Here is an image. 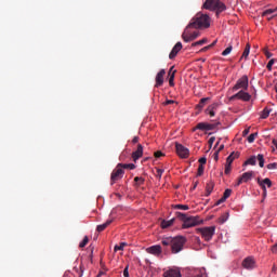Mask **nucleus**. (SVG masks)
<instances>
[{
  "label": "nucleus",
  "mask_w": 277,
  "mask_h": 277,
  "mask_svg": "<svg viewBox=\"0 0 277 277\" xmlns=\"http://www.w3.org/2000/svg\"><path fill=\"white\" fill-rule=\"evenodd\" d=\"M187 239L183 236L177 237H166L162 238L161 243L164 246V248L170 247L172 254H179V252L183 251V247L185 246Z\"/></svg>",
  "instance_id": "obj_1"
},
{
  "label": "nucleus",
  "mask_w": 277,
  "mask_h": 277,
  "mask_svg": "<svg viewBox=\"0 0 277 277\" xmlns=\"http://www.w3.org/2000/svg\"><path fill=\"white\" fill-rule=\"evenodd\" d=\"M188 27H193V29H208V27H211V17L199 12L190 19Z\"/></svg>",
  "instance_id": "obj_2"
},
{
  "label": "nucleus",
  "mask_w": 277,
  "mask_h": 277,
  "mask_svg": "<svg viewBox=\"0 0 277 277\" xmlns=\"http://www.w3.org/2000/svg\"><path fill=\"white\" fill-rule=\"evenodd\" d=\"M203 10H210V12H215L216 16H220L222 12H225L226 4L221 0H206L203 5Z\"/></svg>",
  "instance_id": "obj_3"
},
{
  "label": "nucleus",
  "mask_w": 277,
  "mask_h": 277,
  "mask_svg": "<svg viewBox=\"0 0 277 277\" xmlns=\"http://www.w3.org/2000/svg\"><path fill=\"white\" fill-rule=\"evenodd\" d=\"M175 215L183 222L182 228H194V226H198L201 222L198 216H187V214L182 212H176Z\"/></svg>",
  "instance_id": "obj_4"
},
{
  "label": "nucleus",
  "mask_w": 277,
  "mask_h": 277,
  "mask_svg": "<svg viewBox=\"0 0 277 277\" xmlns=\"http://www.w3.org/2000/svg\"><path fill=\"white\" fill-rule=\"evenodd\" d=\"M197 233L201 235L205 241H211L213 235H215V226L197 228Z\"/></svg>",
  "instance_id": "obj_5"
},
{
  "label": "nucleus",
  "mask_w": 277,
  "mask_h": 277,
  "mask_svg": "<svg viewBox=\"0 0 277 277\" xmlns=\"http://www.w3.org/2000/svg\"><path fill=\"white\" fill-rule=\"evenodd\" d=\"M190 29H194V27H189V25L186 26V28L184 29V32L182 34V38L184 40V42H194V40H196V38L200 37V32L198 31H189Z\"/></svg>",
  "instance_id": "obj_6"
},
{
  "label": "nucleus",
  "mask_w": 277,
  "mask_h": 277,
  "mask_svg": "<svg viewBox=\"0 0 277 277\" xmlns=\"http://www.w3.org/2000/svg\"><path fill=\"white\" fill-rule=\"evenodd\" d=\"M121 164H117V167L113 170L110 174V185H114L115 183H118V181H121L124 176V170L120 168Z\"/></svg>",
  "instance_id": "obj_7"
},
{
  "label": "nucleus",
  "mask_w": 277,
  "mask_h": 277,
  "mask_svg": "<svg viewBox=\"0 0 277 277\" xmlns=\"http://www.w3.org/2000/svg\"><path fill=\"white\" fill-rule=\"evenodd\" d=\"M237 90H248V76H242L240 79L237 80L236 84L233 88L234 92Z\"/></svg>",
  "instance_id": "obj_8"
},
{
  "label": "nucleus",
  "mask_w": 277,
  "mask_h": 277,
  "mask_svg": "<svg viewBox=\"0 0 277 277\" xmlns=\"http://www.w3.org/2000/svg\"><path fill=\"white\" fill-rule=\"evenodd\" d=\"M253 176H254V171L245 172L240 177H238L237 183L235 184V187H239L241 183H248V181H252Z\"/></svg>",
  "instance_id": "obj_9"
},
{
  "label": "nucleus",
  "mask_w": 277,
  "mask_h": 277,
  "mask_svg": "<svg viewBox=\"0 0 277 277\" xmlns=\"http://www.w3.org/2000/svg\"><path fill=\"white\" fill-rule=\"evenodd\" d=\"M236 98H238V101L248 102L250 101V98H252V96L248 92H245L243 90H241L238 93L230 96L229 101H236Z\"/></svg>",
  "instance_id": "obj_10"
},
{
  "label": "nucleus",
  "mask_w": 277,
  "mask_h": 277,
  "mask_svg": "<svg viewBox=\"0 0 277 277\" xmlns=\"http://www.w3.org/2000/svg\"><path fill=\"white\" fill-rule=\"evenodd\" d=\"M258 185L263 190V196H267V187H272V180L269 177H266L264 180H261V177H258Z\"/></svg>",
  "instance_id": "obj_11"
},
{
  "label": "nucleus",
  "mask_w": 277,
  "mask_h": 277,
  "mask_svg": "<svg viewBox=\"0 0 277 277\" xmlns=\"http://www.w3.org/2000/svg\"><path fill=\"white\" fill-rule=\"evenodd\" d=\"M175 148H176V154L179 155V157H181L182 159H187V157H189V149H187L185 146H183L182 144L176 143L175 144Z\"/></svg>",
  "instance_id": "obj_12"
},
{
  "label": "nucleus",
  "mask_w": 277,
  "mask_h": 277,
  "mask_svg": "<svg viewBox=\"0 0 277 277\" xmlns=\"http://www.w3.org/2000/svg\"><path fill=\"white\" fill-rule=\"evenodd\" d=\"M146 252L148 254H153L154 256H161V252H163V249H161V246L155 245L146 249Z\"/></svg>",
  "instance_id": "obj_13"
},
{
  "label": "nucleus",
  "mask_w": 277,
  "mask_h": 277,
  "mask_svg": "<svg viewBox=\"0 0 277 277\" xmlns=\"http://www.w3.org/2000/svg\"><path fill=\"white\" fill-rule=\"evenodd\" d=\"M181 49H183V43L179 41L171 50L169 54V60H174V57H176V55H179V53L181 52Z\"/></svg>",
  "instance_id": "obj_14"
},
{
  "label": "nucleus",
  "mask_w": 277,
  "mask_h": 277,
  "mask_svg": "<svg viewBox=\"0 0 277 277\" xmlns=\"http://www.w3.org/2000/svg\"><path fill=\"white\" fill-rule=\"evenodd\" d=\"M254 265H255V262H254V258L252 256H248L242 261V267L245 269H254Z\"/></svg>",
  "instance_id": "obj_15"
},
{
  "label": "nucleus",
  "mask_w": 277,
  "mask_h": 277,
  "mask_svg": "<svg viewBox=\"0 0 277 277\" xmlns=\"http://www.w3.org/2000/svg\"><path fill=\"white\" fill-rule=\"evenodd\" d=\"M163 77H166V69H161V70L156 75V84H155V88H161V85H163Z\"/></svg>",
  "instance_id": "obj_16"
},
{
  "label": "nucleus",
  "mask_w": 277,
  "mask_h": 277,
  "mask_svg": "<svg viewBox=\"0 0 277 277\" xmlns=\"http://www.w3.org/2000/svg\"><path fill=\"white\" fill-rule=\"evenodd\" d=\"M142 155H144V146H142V144H138L136 150L132 153L133 161H137V159L142 157Z\"/></svg>",
  "instance_id": "obj_17"
},
{
  "label": "nucleus",
  "mask_w": 277,
  "mask_h": 277,
  "mask_svg": "<svg viewBox=\"0 0 277 277\" xmlns=\"http://www.w3.org/2000/svg\"><path fill=\"white\" fill-rule=\"evenodd\" d=\"M217 107H220V104L213 103L212 105L208 106V108L206 109V114H209L210 118H213L215 116Z\"/></svg>",
  "instance_id": "obj_18"
},
{
  "label": "nucleus",
  "mask_w": 277,
  "mask_h": 277,
  "mask_svg": "<svg viewBox=\"0 0 277 277\" xmlns=\"http://www.w3.org/2000/svg\"><path fill=\"white\" fill-rule=\"evenodd\" d=\"M164 277H181V271L172 268L163 273Z\"/></svg>",
  "instance_id": "obj_19"
},
{
  "label": "nucleus",
  "mask_w": 277,
  "mask_h": 277,
  "mask_svg": "<svg viewBox=\"0 0 277 277\" xmlns=\"http://www.w3.org/2000/svg\"><path fill=\"white\" fill-rule=\"evenodd\" d=\"M274 12H276V9H267L262 13V16L267 18V21H272L276 15H274Z\"/></svg>",
  "instance_id": "obj_20"
},
{
  "label": "nucleus",
  "mask_w": 277,
  "mask_h": 277,
  "mask_svg": "<svg viewBox=\"0 0 277 277\" xmlns=\"http://www.w3.org/2000/svg\"><path fill=\"white\" fill-rule=\"evenodd\" d=\"M174 75H176V70H174V66H172L169 70V85L174 88Z\"/></svg>",
  "instance_id": "obj_21"
},
{
  "label": "nucleus",
  "mask_w": 277,
  "mask_h": 277,
  "mask_svg": "<svg viewBox=\"0 0 277 277\" xmlns=\"http://www.w3.org/2000/svg\"><path fill=\"white\" fill-rule=\"evenodd\" d=\"M113 222H114V220L109 219L105 223L97 225V227H96L97 233H103V230H105V228H107V226H109Z\"/></svg>",
  "instance_id": "obj_22"
},
{
  "label": "nucleus",
  "mask_w": 277,
  "mask_h": 277,
  "mask_svg": "<svg viewBox=\"0 0 277 277\" xmlns=\"http://www.w3.org/2000/svg\"><path fill=\"white\" fill-rule=\"evenodd\" d=\"M235 159H239V153L233 151V153L226 158V163H228V166H233V161H235Z\"/></svg>",
  "instance_id": "obj_23"
},
{
  "label": "nucleus",
  "mask_w": 277,
  "mask_h": 277,
  "mask_svg": "<svg viewBox=\"0 0 277 277\" xmlns=\"http://www.w3.org/2000/svg\"><path fill=\"white\" fill-rule=\"evenodd\" d=\"M213 187H215V183L213 182H208L206 185V196H211V194L213 193Z\"/></svg>",
  "instance_id": "obj_24"
},
{
  "label": "nucleus",
  "mask_w": 277,
  "mask_h": 277,
  "mask_svg": "<svg viewBox=\"0 0 277 277\" xmlns=\"http://www.w3.org/2000/svg\"><path fill=\"white\" fill-rule=\"evenodd\" d=\"M228 217H230V214L228 212L223 213L219 217V224H225V222H228Z\"/></svg>",
  "instance_id": "obj_25"
},
{
  "label": "nucleus",
  "mask_w": 277,
  "mask_h": 277,
  "mask_svg": "<svg viewBox=\"0 0 277 277\" xmlns=\"http://www.w3.org/2000/svg\"><path fill=\"white\" fill-rule=\"evenodd\" d=\"M243 166H256V156H251L249 159L246 160Z\"/></svg>",
  "instance_id": "obj_26"
},
{
  "label": "nucleus",
  "mask_w": 277,
  "mask_h": 277,
  "mask_svg": "<svg viewBox=\"0 0 277 277\" xmlns=\"http://www.w3.org/2000/svg\"><path fill=\"white\" fill-rule=\"evenodd\" d=\"M220 122L216 123H206V131H213L220 127Z\"/></svg>",
  "instance_id": "obj_27"
},
{
  "label": "nucleus",
  "mask_w": 277,
  "mask_h": 277,
  "mask_svg": "<svg viewBox=\"0 0 277 277\" xmlns=\"http://www.w3.org/2000/svg\"><path fill=\"white\" fill-rule=\"evenodd\" d=\"M248 55H250V43L246 44V48L243 50V53L241 55V60H248Z\"/></svg>",
  "instance_id": "obj_28"
},
{
  "label": "nucleus",
  "mask_w": 277,
  "mask_h": 277,
  "mask_svg": "<svg viewBox=\"0 0 277 277\" xmlns=\"http://www.w3.org/2000/svg\"><path fill=\"white\" fill-rule=\"evenodd\" d=\"M174 224V219H171L169 221H162L161 222V228H170Z\"/></svg>",
  "instance_id": "obj_29"
},
{
  "label": "nucleus",
  "mask_w": 277,
  "mask_h": 277,
  "mask_svg": "<svg viewBox=\"0 0 277 277\" xmlns=\"http://www.w3.org/2000/svg\"><path fill=\"white\" fill-rule=\"evenodd\" d=\"M271 111H272V110H271L269 108H264L263 111H262V114H261L262 120H265V119L269 118Z\"/></svg>",
  "instance_id": "obj_30"
},
{
  "label": "nucleus",
  "mask_w": 277,
  "mask_h": 277,
  "mask_svg": "<svg viewBox=\"0 0 277 277\" xmlns=\"http://www.w3.org/2000/svg\"><path fill=\"white\" fill-rule=\"evenodd\" d=\"M207 42H209V39L203 38L197 42L192 43V47H202V44H207Z\"/></svg>",
  "instance_id": "obj_31"
},
{
  "label": "nucleus",
  "mask_w": 277,
  "mask_h": 277,
  "mask_svg": "<svg viewBox=\"0 0 277 277\" xmlns=\"http://www.w3.org/2000/svg\"><path fill=\"white\" fill-rule=\"evenodd\" d=\"M256 159L259 161L260 168H264V166H265V158H264L263 154H259Z\"/></svg>",
  "instance_id": "obj_32"
},
{
  "label": "nucleus",
  "mask_w": 277,
  "mask_h": 277,
  "mask_svg": "<svg viewBox=\"0 0 277 277\" xmlns=\"http://www.w3.org/2000/svg\"><path fill=\"white\" fill-rule=\"evenodd\" d=\"M209 101V97H203L199 101V105H197V109H202L205 105H207V102Z\"/></svg>",
  "instance_id": "obj_33"
},
{
  "label": "nucleus",
  "mask_w": 277,
  "mask_h": 277,
  "mask_svg": "<svg viewBox=\"0 0 277 277\" xmlns=\"http://www.w3.org/2000/svg\"><path fill=\"white\" fill-rule=\"evenodd\" d=\"M196 129H198L199 131H207V122H199L194 131H196Z\"/></svg>",
  "instance_id": "obj_34"
},
{
  "label": "nucleus",
  "mask_w": 277,
  "mask_h": 277,
  "mask_svg": "<svg viewBox=\"0 0 277 277\" xmlns=\"http://www.w3.org/2000/svg\"><path fill=\"white\" fill-rule=\"evenodd\" d=\"M173 209H180L181 211H188L189 206H187V205H175V206H173Z\"/></svg>",
  "instance_id": "obj_35"
},
{
  "label": "nucleus",
  "mask_w": 277,
  "mask_h": 277,
  "mask_svg": "<svg viewBox=\"0 0 277 277\" xmlns=\"http://www.w3.org/2000/svg\"><path fill=\"white\" fill-rule=\"evenodd\" d=\"M256 137H259V133H252L248 136V142L249 144H252L254 142V140H256Z\"/></svg>",
  "instance_id": "obj_36"
},
{
  "label": "nucleus",
  "mask_w": 277,
  "mask_h": 277,
  "mask_svg": "<svg viewBox=\"0 0 277 277\" xmlns=\"http://www.w3.org/2000/svg\"><path fill=\"white\" fill-rule=\"evenodd\" d=\"M232 194H233V190L230 188L225 189V192L223 194L224 200H228V198H230Z\"/></svg>",
  "instance_id": "obj_37"
},
{
  "label": "nucleus",
  "mask_w": 277,
  "mask_h": 277,
  "mask_svg": "<svg viewBox=\"0 0 277 277\" xmlns=\"http://www.w3.org/2000/svg\"><path fill=\"white\" fill-rule=\"evenodd\" d=\"M89 241H90V239L88 238V236H84L82 241L79 243V248H85V246H88Z\"/></svg>",
  "instance_id": "obj_38"
},
{
  "label": "nucleus",
  "mask_w": 277,
  "mask_h": 277,
  "mask_svg": "<svg viewBox=\"0 0 277 277\" xmlns=\"http://www.w3.org/2000/svg\"><path fill=\"white\" fill-rule=\"evenodd\" d=\"M232 51H233V45L227 47V48L222 52L223 57H226V55H230Z\"/></svg>",
  "instance_id": "obj_39"
},
{
  "label": "nucleus",
  "mask_w": 277,
  "mask_h": 277,
  "mask_svg": "<svg viewBox=\"0 0 277 277\" xmlns=\"http://www.w3.org/2000/svg\"><path fill=\"white\" fill-rule=\"evenodd\" d=\"M205 174V166L199 164L198 171H197V176H202Z\"/></svg>",
  "instance_id": "obj_40"
},
{
  "label": "nucleus",
  "mask_w": 277,
  "mask_h": 277,
  "mask_svg": "<svg viewBox=\"0 0 277 277\" xmlns=\"http://www.w3.org/2000/svg\"><path fill=\"white\" fill-rule=\"evenodd\" d=\"M144 177H140V176H136L134 177V182L136 183V185H144Z\"/></svg>",
  "instance_id": "obj_41"
},
{
  "label": "nucleus",
  "mask_w": 277,
  "mask_h": 277,
  "mask_svg": "<svg viewBox=\"0 0 277 277\" xmlns=\"http://www.w3.org/2000/svg\"><path fill=\"white\" fill-rule=\"evenodd\" d=\"M275 62H276V58H272V60L267 63V65H266L267 70H272V66H274Z\"/></svg>",
  "instance_id": "obj_42"
},
{
  "label": "nucleus",
  "mask_w": 277,
  "mask_h": 277,
  "mask_svg": "<svg viewBox=\"0 0 277 277\" xmlns=\"http://www.w3.org/2000/svg\"><path fill=\"white\" fill-rule=\"evenodd\" d=\"M124 246H127V242H121L120 246H115V252H118V250H124Z\"/></svg>",
  "instance_id": "obj_43"
},
{
  "label": "nucleus",
  "mask_w": 277,
  "mask_h": 277,
  "mask_svg": "<svg viewBox=\"0 0 277 277\" xmlns=\"http://www.w3.org/2000/svg\"><path fill=\"white\" fill-rule=\"evenodd\" d=\"M276 168H277V163L276 162L267 164V170H276Z\"/></svg>",
  "instance_id": "obj_44"
},
{
  "label": "nucleus",
  "mask_w": 277,
  "mask_h": 277,
  "mask_svg": "<svg viewBox=\"0 0 277 277\" xmlns=\"http://www.w3.org/2000/svg\"><path fill=\"white\" fill-rule=\"evenodd\" d=\"M162 174H163V169H157L156 171L157 179H161Z\"/></svg>",
  "instance_id": "obj_45"
},
{
  "label": "nucleus",
  "mask_w": 277,
  "mask_h": 277,
  "mask_svg": "<svg viewBox=\"0 0 277 277\" xmlns=\"http://www.w3.org/2000/svg\"><path fill=\"white\" fill-rule=\"evenodd\" d=\"M230 166L228 162L225 163V174H230Z\"/></svg>",
  "instance_id": "obj_46"
},
{
  "label": "nucleus",
  "mask_w": 277,
  "mask_h": 277,
  "mask_svg": "<svg viewBox=\"0 0 277 277\" xmlns=\"http://www.w3.org/2000/svg\"><path fill=\"white\" fill-rule=\"evenodd\" d=\"M117 166H120L121 170H129V163H118Z\"/></svg>",
  "instance_id": "obj_47"
},
{
  "label": "nucleus",
  "mask_w": 277,
  "mask_h": 277,
  "mask_svg": "<svg viewBox=\"0 0 277 277\" xmlns=\"http://www.w3.org/2000/svg\"><path fill=\"white\" fill-rule=\"evenodd\" d=\"M163 156H164V154L159 150L155 151V154H154V157H156V159H159V157H163Z\"/></svg>",
  "instance_id": "obj_48"
},
{
  "label": "nucleus",
  "mask_w": 277,
  "mask_h": 277,
  "mask_svg": "<svg viewBox=\"0 0 277 277\" xmlns=\"http://www.w3.org/2000/svg\"><path fill=\"white\" fill-rule=\"evenodd\" d=\"M264 55H265V57H267V60H269L273 54H272V52L264 50Z\"/></svg>",
  "instance_id": "obj_49"
},
{
  "label": "nucleus",
  "mask_w": 277,
  "mask_h": 277,
  "mask_svg": "<svg viewBox=\"0 0 277 277\" xmlns=\"http://www.w3.org/2000/svg\"><path fill=\"white\" fill-rule=\"evenodd\" d=\"M199 163L200 166H205V163H207V158L206 157L200 158Z\"/></svg>",
  "instance_id": "obj_50"
},
{
  "label": "nucleus",
  "mask_w": 277,
  "mask_h": 277,
  "mask_svg": "<svg viewBox=\"0 0 277 277\" xmlns=\"http://www.w3.org/2000/svg\"><path fill=\"white\" fill-rule=\"evenodd\" d=\"M209 49H211V45H207V47L202 48L200 50V53H207V51H209Z\"/></svg>",
  "instance_id": "obj_51"
},
{
  "label": "nucleus",
  "mask_w": 277,
  "mask_h": 277,
  "mask_svg": "<svg viewBox=\"0 0 277 277\" xmlns=\"http://www.w3.org/2000/svg\"><path fill=\"white\" fill-rule=\"evenodd\" d=\"M123 276L129 277V266H126V268L123 269Z\"/></svg>",
  "instance_id": "obj_52"
},
{
  "label": "nucleus",
  "mask_w": 277,
  "mask_h": 277,
  "mask_svg": "<svg viewBox=\"0 0 277 277\" xmlns=\"http://www.w3.org/2000/svg\"><path fill=\"white\" fill-rule=\"evenodd\" d=\"M174 100H167L166 102H164V105H174Z\"/></svg>",
  "instance_id": "obj_53"
},
{
  "label": "nucleus",
  "mask_w": 277,
  "mask_h": 277,
  "mask_svg": "<svg viewBox=\"0 0 277 277\" xmlns=\"http://www.w3.org/2000/svg\"><path fill=\"white\" fill-rule=\"evenodd\" d=\"M140 142V136H134L132 140V144H137Z\"/></svg>",
  "instance_id": "obj_54"
},
{
  "label": "nucleus",
  "mask_w": 277,
  "mask_h": 277,
  "mask_svg": "<svg viewBox=\"0 0 277 277\" xmlns=\"http://www.w3.org/2000/svg\"><path fill=\"white\" fill-rule=\"evenodd\" d=\"M272 252H273L274 254H277V243H275V245L273 246Z\"/></svg>",
  "instance_id": "obj_55"
},
{
  "label": "nucleus",
  "mask_w": 277,
  "mask_h": 277,
  "mask_svg": "<svg viewBox=\"0 0 277 277\" xmlns=\"http://www.w3.org/2000/svg\"><path fill=\"white\" fill-rule=\"evenodd\" d=\"M128 170H135V164L128 163Z\"/></svg>",
  "instance_id": "obj_56"
},
{
  "label": "nucleus",
  "mask_w": 277,
  "mask_h": 277,
  "mask_svg": "<svg viewBox=\"0 0 277 277\" xmlns=\"http://www.w3.org/2000/svg\"><path fill=\"white\" fill-rule=\"evenodd\" d=\"M222 202H226V199H224V197H222L219 201H216V206L222 205Z\"/></svg>",
  "instance_id": "obj_57"
},
{
  "label": "nucleus",
  "mask_w": 277,
  "mask_h": 277,
  "mask_svg": "<svg viewBox=\"0 0 277 277\" xmlns=\"http://www.w3.org/2000/svg\"><path fill=\"white\" fill-rule=\"evenodd\" d=\"M126 157H127V155L124 154V151H122V154L119 157L120 161H124Z\"/></svg>",
  "instance_id": "obj_58"
},
{
  "label": "nucleus",
  "mask_w": 277,
  "mask_h": 277,
  "mask_svg": "<svg viewBox=\"0 0 277 277\" xmlns=\"http://www.w3.org/2000/svg\"><path fill=\"white\" fill-rule=\"evenodd\" d=\"M248 133H250V128L246 129L242 131V135L246 136L248 135Z\"/></svg>",
  "instance_id": "obj_59"
},
{
  "label": "nucleus",
  "mask_w": 277,
  "mask_h": 277,
  "mask_svg": "<svg viewBox=\"0 0 277 277\" xmlns=\"http://www.w3.org/2000/svg\"><path fill=\"white\" fill-rule=\"evenodd\" d=\"M215 44H217V40H214L211 44H209L210 49H213V47H215Z\"/></svg>",
  "instance_id": "obj_60"
},
{
  "label": "nucleus",
  "mask_w": 277,
  "mask_h": 277,
  "mask_svg": "<svg viewBox=\"0 0 277 277\" xmlns=\"http://www.w3.org/2000/svg\"><path fill=\"white\" fill-rule=\"evenodd\" d=\"M219 155H220V151H215V153H214L213 157H214L215 161H217Z\"/></svg>",
  "instance_id": "obj_61"
},
{
  "label": "nucleus",
  "mask_w": 277,
  "mask_h": 277,
  "mask_svg": "<svg viewBox=\"0 0 277 277\" xmlns=\"http://www.w3.org/2000/svg\"><path fill=\"white\" fill-rule=\"evenodd\" d=\"M213 142H215V137L212 136L209 138V144H213Z\"/></svg>",
  "instance_id": "obj_62"
},
{
  "label": "nucleus",
  "mask_w": 277,
  "mask_h": 277,
  "mask_svg": "<svg viewBox=\"0 0 277 277\" xmlns=\"http://www.w3.org/2000/svg\"><path fill=\"white\" fill-rule=\"evenodd\" d=\"M273 146H275V148L277 149V140L276 138L273 140Z\"/></svg>",
  "instance_id": "obj_63"
},
{
  "label": "nucleus",
  "mask_w": 277,
  "mask_h": 277,
  "mask_svg": "<svg viewBox=\"0 0 277 277\" xmlns=\"http://www.w3.org/2000/svg\"><path fill=\"white\" fill-rule=\"evenodd\" d=\"M220 150H224V145H221V146L219 147L217 153H220Z\"/></svg>",
  "instance_id": "obj_64"
}]
</instances>
